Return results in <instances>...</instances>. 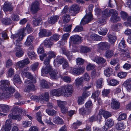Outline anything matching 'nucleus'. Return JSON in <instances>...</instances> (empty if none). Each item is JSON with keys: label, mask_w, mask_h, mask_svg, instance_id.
I'll list each match as a JSON object with an SVG mask.
<instances>
[{"label": "nucleus", "mask_w": 131, "mask_h": 131, "mask_svg": "<svg viewBox=\"0 0 131 131\" xmlns=\"http://www.w3.org/2000/svg\"><path fill=\"white\" fill-rule=\"evenodd\" d=\"M25 36L24 30H22L21 32L15 35H13L11 36V38L15 39L18 38L16 40L15 45L16 46L15 49L17 51L15 54L16 57H21L24 54V52L20 47L21 46V44L19 42L23 39V37Z\"/></svg>", "instance_id": "1"}, {"label": "nucleus", "mask_w": 131, "mask_h": 131, "mask_svg": "<svg viewBox=\"0 0 131 131\" xmlns=\"http://www.w3.org/2000/svg\"><path fill=\"white\" fill-rule=\"evenodd\" d=\"M93 19L92 15L91 12H89L87 14L82 20L80 24L81 26H77L74 29L73 31L75 32H80L83 30V28L81 26L82 24L84 25L88 23Z\"/></svg>", "instance_id": "2"}, {"label": "nucleus", "mask_w": 131, "mask_h": 131, "mask_svg": "<svg viewBox=\"0 0 131 131\" xmlns=\"http://www.w3.org/2000/svg\"><path fill=\"white\" fill-rule=\"evenodd\" d=\"M61 89L62 95L63 94L65 96H71L73 93V86L70 84L64 85L62 87Z\"/></svg>", "instance_id": "3"}, {"label": "nucleus", "mask_w": 131, "mask_h": 131, "mask_svg": "<svg viewBox=\"0 0 131 131\" xmlns=\"http://www.w3.org/2000/svg\"><path fill=\"white\" fill-rule=\"evenodd\" d=\"M110 44L106 42H101L97 45V48L99 51H105L110 48Z\"/></svg>", "instance_id": "4"}, {"label": "nucleus", "mask_w": 131, "mask_h": 131, "mask_svg": "<svg viewBox=\"0 0 131 131\" xmlns=\"http://www.w3.org/2000/svg\"><path fill=\"white\" fill-rule=\"evenodd\" d=\"M25 83L26 85H27L26 88V91H28L35 90V86L33 83H33L31 81L27 80L25 81Z\"/></svg>", "instance_id": "5"}, {"label": "nucleus", "mask_w": 131, "mask_h": 131, "mask_svg": "<svg viewBox=\"0 0 131 131\" xmlns=\"http://www.w3.org/2000/svg\"><path fill=\"white\" fill-rule=\"evenodd\" d=\"M9 84V81L7 80H1L0 82V85L3 91H7Z\"/></svg>", "instance_id": "6"}, {"label": "nucleus", "mask_w": 131, "mask_h": 131, "mask_svg": "<svg viewBox=\"0 0 131 131\" xmlns=\"http://www.w3.org/2000/svg\"><path fill=\"white\" fill-rule=\"evenodd\" d=\"M39 3L37 1H36L32 3L31 10L33 14L36 13L39 10Z\"/></svg>", "instance_id": "7"}, {"label": "nucleus", "mask_w": 131, "mask_h": 131, "mask_svg": "<svg viewBox=\"0 0 131 131\" xmlns=\"http://www.w3.org/2000/svg\"><path fill=\"white\" fill-rule=\"evenodd\" d=\"M3 9L5 12L12 11L13 9V7L12 4L8 2H5L3 5Z\"/></svg>", "instance_id": "8"}, {"label": "nucleus", "mask_w": 131, "mask_h": 131, "mask_svg": "<svg viewBox=\"0 0 131 131\" xmlns=\"http://www.w3.org/2000/svg\"><path fill=\"white\" fill-rule=\"evenodd\" d=\"M71 42L74 44H79L81 42V37L78 35H74L70 37Z\"/></svg>", "instance_id": "9"}, {"label": "nucleus", "mask_w": 131, "mask_h": 131, "mask_svg": "<svg viewBox=\"0 0 131 131\" xmlns=\"http://www.w3.org/2000/svg\"><path fill=\"white\" fill-rule=\"evenodd\" d=\"M12 127V121L9 119L6 121L4 126L2 128V131H10Z\"/></svg>", "instance_id": "10"}, {"label": "nucleus", "mask_w": 131, "mask_h": 131, "mask_svg": "<svg viewBox=\"0 0 131 131\" xmlns=\"http://www.w3.org/2000/svg\"><path fill=\"white\" fill-rule=\"evenodd\" d=\"M49 99V94L48 92H45L43 95H41L39 97V100L42 103H44L45 101H48Z\"/></svg>", "instance_id": "11"}, {"label": "nucleus", "mask_w": 131, "mask_h": 131, "mask_svg": "<svg viewBox=\"0 0 131 131\" xmlns=\"http://www.w3.org/2000/svg\"><path fill=\"white\" fill-rule=\"evenodd\" d=\"M60 51L62 54L65 55L69 60L72 59V55L70 54V52L64 47H61Z\"/></svg>", "instance_id": "12"}, {"label": "nucleus", "mask_w": 131, "mask_h": 131, "mask_svg": "<svg viewBox=\"0 0 131 131\" xmlns=\"http://www.w3.org/2000/svg\"><path fill=\"white\" fill-rule=\"evenodd\" d=\"M80 7L77 4H74L71 6L70 8V10L72 12L73 14L71 15L73 16H75L76 14L78 13L80 10Z\"/></svg>", "instance_id": "13"}, {"label": "nucleus", "mask_w": 131, "mask_h": 131, "mask_svg": "<svg viewBox=\"0 0 131 131\" xmlns=\"http://www.w3.org/2000/svg\"><path fill=\"white\" fill-rule=\"evenodd\" d=\"M92 59L94 61L99 64L104 63L106 61L105 59L102 57H95Z\"/></svg>", "instance_id": "14"}, {"label": "nucleus", "mask_w": 131, "mask_h": 131, "mask_svg": "<svg viewBox=\"0 0 131 131\" xmlns=\"http://www.w3.org/2000/svg\"><path fill=\"white\" fill-rule=\"evenodd\" d=\"M30 62L28 58H26L25 59L18 62L17 63V65L20 68H23L25 66L29 64Z\"/></svg>", "instance_id": "15"}, {"label": "nucleus", "mask_w": 131, "mask_h": 131, "mask_svg": "<svg viewBox=\"0 0 131 131\" xmlns=\"http://www.w3.org/2000/svg\"><path fill=\"white\" fill-rule=\"evenodd\" d=\"M49 74L51 77L54 79H57L60 77L62 78V76L59 74L56 70H53L52 71L50 72Z\"/></svg>", "instance_id": "16"}, {"label": "nucleus", "mask_w": 131, "mask_h": 131, "mask_svg": "<svg viewBox=\"0 0 131 131\" xmlns=\"http://www.w3.org/2000/svg\"><path fill=\"white\" fill-rule=\"evenodd\" d=\"M59 18V16L58 15L53 16L49 18L48 21L49 24H53L57 22Z\"/></svg>", "instance_id": "17"}, {"label": "nucleus", "mask_w": 131, "mask_h": 131, "mask_svg": "<svg viewBox=\"0 0 131 131\" xmlns=\"http://www.w3.org/2000/svg\"><path fill=\"white\" fill-rule=\"evenodd\" d=\"M51 32H47L46 29H42L40 30L39 33V35L40 37H49L51 35Z\"/></svg>", "instance_id": "18"}, {"label": "nucleus", "mask_w": 131, "mask_h": 131, "mask_svg": "<svg viewBox=\"0 0 131 131\" xmlns=\"http://www.w3.org/2000/svg\"><path fill=\"white\" fill-rule=\"evenodd\" d=\"M61 90V88L58 90L54 89L50 91V95H51L60 96L62 95Z\"/></svg>", "instance_id": "19"}, {"label": "nucleus", "mask_w": 131, "mask_h": 131, "mask_svg": "<svg viewBox=\"0 0 131 131\" xmlns=\"http://www.w3.org/2000/svg\"><path fill=\"white\" fill-rule=\"evenodd\" d=\"M53 70V69L51 66L47 65L45 67H43L41 70L42 74H47L49 73L50 74L51 71Z\"/></svg>", "instance_id": "20"}, {"label": "nucleus", "mask_w": 131, "mask_h": 131, "mask_svg": "<svg viewBox=\"0 0 131 131\" xmlns=\"http://www.w3.org/2000/svg\"><path fill=\"white\" fill-rule=\"evenodd\" d=\"M91 110L90 108L82 107L79 109V113L82 115H88L90 113Z\"/></svg>", "instance_id": "21"}, {"label": "nucleus", "mask_w": 131, "mask_h": 131, "mask_svg": "<svg viewBox=\"0 0 131 131\" xmlns=\"http://www.w3.org/2000/svg\"><path fill=\"white\" fill-rule=\"evenodd\" d=\"M120 104L116 100L113 99L111 102V107L113 109H118L119 108Z\"/></svg>", "instance_id": "22"}, {"label": "nucleus", "mask_w": 131, "mask_h": 131, "mask_svg": "<svg viewBox=\"0 0 131 131\" xmlns=\"http://www.w3.org/2000/svg\"><path fill=\"white\" fill-rule=\"evenodd\" d=\"M33 46L31 45L30 47L28 49V51L27 52L29 58L32 59L36 57V55L35 53L31 50L33 49Z\"/></svg>", "instance_id": "23"}, {"label": "nucleus", "mask_w": 131, "mask_h": 131, "mask_svg": "<svg viewBox=\"0 0 131 131\" xmlns=\"http://www.w3.org/2000/svg\"><path fill=\"white\" fill-rule=\"evenodd\" d=\"M121 55L123 57H126L127 58L130 57V54L129 51L127 49H120Z\"/></svg>", "instance_id": "24"}, {"label": "nucleus", "mask_w": 131, "mask_h": 131, "mask_svg": "<svg viewBox=\"0 0 131 131\" xmlns=\"http://www.w3.org/2000/svg\"><path fill=\"white\" fill-rule=\"evenodd\" d=\"M99 114H102L105 119H107L112 116L111 113L102 109L100 110Z\"/></svg>", "instance_id": "25"}, {"label": "nucleus", "mask_w": 131, "mask_h": 131, "mask_svg": "<svg viewBox=\"0 0 131 131\" xmlns=\"http://www.w3.org/2000/svg\"><path fill=\"white\" fill-rule=\"evenodd\" d=\"M84 69L81 67L74 68L72 70V72L74 74L79 75L83 73Z\"/></svg>", "instance_id": "26"}, {"label": "nucleus", "mask_w": 131, "mask_h": 131, "mask_svg": "<svg viewBox=\"0 0 131 131\" xmlns=\"http://www.w3.org/2000/svg\"><path fill=\"white\" fill-rule=\"evenodd\" d=\"M34 39V37L31 35H29L28 37L25 45L27 46H29L31 45L32 42Z\"/></svg>", "instance_id": "27"}, {"label": "nucleus", "mask_w": 131, "mask_h": 131, "mask_svg": "<svg viewBox=\"0 0 131 131\" xmlns=\"http://www.w3.org/2000/svg\"><path fill=\"white\" fill-rule=\"evenodd\" d=\"M20 114H9L8 116L9 118L10 119L16 120H17L20 121L21 119V116Z\"/></svg>", "instance_id": "28"}, {"label": "nucleus", "mask_w": 131, "mask_h": 131, "mask_svg": "<svg viewBox=\"0 0 131 131\" xmlns=\"http://www.w3.org/2000/svg\"><path fill=\"white\" fill-rule=\"evenodd\" d=\"M0 98L1 99H8L11 97L12 95L7 92H4L0 93Z\"/></svg>", "instance_id": "29"}, {"label": "nucleus", "mask_w": 131, "mask_h": 131, "mask_svg": "<svg viewBox=\"0 0 131 131\" xmlns=\"http://www.w3.org/2000/svg\"><path fill=\"white\" fill-rule=\"evenodd\" d=\"M54 122L57 124H63L64 122L62 119L59 116H56L53 118Z\"/></svg>", "instance_id": "30"}, {"label": "nucleus", "mask_w": 131, "mask_h": 131, "mask_svg": "<svg viewBox=\"0 0 131 131\" xmlns=\"http://www.w3.org/2000/svg\"><path fill=\"white\" fill-rule=\"evenodd\" d=\"M12 112L14 114H20L23 112V110L21 108H19L17 106H16L13 108L12 110Z\"/></svg>", "instance_id": "31"}, {"label": "nucleus", "mask_w": 131, "mask_h": 131, "mask_svg": "<svg viewBox=\"0 0 131 131\" xmlns=\"http://www.w3.org/2000/svg\"><path fill=\"white\" fill-rule=\"evenodd\" d=\"M66 60L62 57L61 56L57 57V58L55 59L54 61V63L58 64H61L64 61Z\"/></svg>", "instance_id": "32"}, {"label": "nucleus", "mask_w": 131, "mask_h": 131, "mask_svg": "<svg viewBox=\"0 0 131 131\" xmlns=\"http://www.w3.org/2000/svg\"><path fill=\"white\" fill-rule=\"evenodd\" d=\"M91 40L94 41H99L101 40L102 37L97 35L95 34L92 35L90 36Z\"/></svg>", "instance_id": "33"}, {"label": "nucleus", "mask_w": 131, "mask_h": 131, "mask_svg": "<svg viewBox=\"0 0 131 131\" xmlns=\"http://www.w3.org/2000/svg\"><path fill=\"white\" fill-rule=\"evenodd\" d=\"M43 44L45 47H51L53 44L51 40L48 39H47L44 40Z\"/></svg>", "instance_id": "34"}, {"label": "nucleus", "mask_w": 131, "mask_h": 131, "mask_svg": "<svg viewBox=\"0 0 131 131\" xmlns=\"http://www.w3.org/2000/svg\"><path fill=\"white\" fill-rule=\"evenodd\" d=\"M114 54L113 50L108 49L105 52V56L107 58H110Z\"/></svg>", "instance_id": "35"}, {"label": "nucleus", "mask_w": 131, "mask_h": 131, "mask_svg": "<svg viewBox=\"0 0 131 131\" xmlns=\"http://www.w3.org/2000/svg\"><path fill=\"white\" fill-rule=\"evenodd\" d=\"M113 70L110 68H107L104 71V73L105 75L107 77H109L112 74Z\"/></svg>", "instance_id": "36"}, {"label": "nucleus", "mask_w": 131, "mask_h": 131, "mask_svg": "<svg viewBox=\"0 0 131 131\" xmlns=\"http://www.w3.org/2000/svg\"><path fill=\"white\" fill-rule=\"evenodd\" d=\"M121 20L120 17L118 15H112L110 18V20L112 23H117Z\"/></svg>", "instance_id": "37"}, {"label": "nucleus", "mask_w": 131, "mask_h": 131, "mask_svg": "<svg viewBox=\"0 0 131 131\" xmlns=\"http://www.w3.org/2000/svg\"><path fill=\"white\" fill-rule=\"evenodd\" d=\"M70 19V15L67 14L64 15L62 17L63 22L64 23H68Z\"/></svg>", "instance_id": "38"}, {"label": "nucleus", "mask_w": 131, "mask_h": 131, "mask_svg": "<svg viewBox=\"0 0 131 131\" xmlns=\"http://www.w3.org/2000/svg\"><path fill=\"white\" fill-rule=\"evenodd\" d=\"M107 31V29L105 28L101 27L98 30V32L99 34L103 36L106 35Z\"/></svg>", "instance_id": "39"}, {"label": "nucleus", "mask_w": 131, "mask_h": 131, "mask_svg": "<svg viewBox=\"0 0 131 131\" xmlns=\"http://www.w3.org/2000/svg\"><path fill=\"white\" fill-rule=\"evenodd\" d=\"M36 118L38 121L41 124L43 125V123L41 120L42 114L40 112H39L36 113Z\"/></svg>", "instance_id": "40"}, {"label": "nucleus", "mask_w": 131, "mask_h": 131, "mask_svg": "<svg viewBox=\"0 0 131 131\" xmlns=\"http://www.w3.org/2000/svg\"><path fill=\"white\" fill-rule=\"evenodd\" d=\"M109 42L111 43L114 44L116 40V37L113 36L111 34H109L108 36Z\"/></svg>", "instance_id": "41"}, {"label": "nucleus", "mask_w": 131, "mask_h": 131, "mask_svg": "<svg viewBox=\"0 0 131 131\" xmlns=\"http://www.w3.org/2000/svg\"><path fill=\"white\" fill-rule=\"evenodd\" d=\"M27 78L30 79V80L33 83H36V79L34 78L33 76L30 72H28L27 73V75L25 76Z\"/></svg>", "instance_id": "42"}, {"label": "nucleus", "mask_w": 131, "mask_h": 131, "mask_svg": "<svg viewBox=\"0 0 131 131\" xmlns=\"http://www.w3.org/2000/svg\"><path fill=\"white\" fill-rule=\"evenodd\" d=\"M114 121L111 119H108L105 122V124L108 128H110L113 126L114 124Z\"/></svg>", "instance_id": "43"}, {"label": "nucleus", "mask_w": 131, "mask_h": 131, "mask_svg": "<svg viewBox=\"0 0 131 131\" xmlns=\"http://www.w3.org/2000/svg\"><path fill=\"white\" fill-rule=\"evenodd\" d=\"M2 22L3 24L7 25L11 24L12 21L10 19L6 18H3Z\"/></svg>", "instance_id": "44"}, {"label": "nucleus", "mask_w": 131, "mask_h": 131, "mask_svg": "<svg viewBox=\"0 0 131 131\" xmlns=\"http://www.w3.org/2000/svg\"><path fill=\"white\" fill-rule=\"evenodd\" d=\"M1 109L3 112L4 113H7L9 111L10 108L8 105L3 104Z\"/></svg>", "instance_id": "45"}, {"label": "nucleus", "mask_w": 131, "mask_h": 131, "mask_svg": "<svg viewBox=\"0 0 131 131\" xmlns=\"http://www.w3.org/2000/svg\"><path fill=\"white\" fill-rule=\"evenodd\" d=\"M40 85L42 88H48L49 85L47 82L45 80H42L41 81Z\"/></svg>", "instance_id": "46"}, {"label": "nucleus", "mask_w": 131, "mask_h": 131, "mask_svg": "<svg viewBox=\"0 0 131 131\" xmlns=\"http://www.w3.org/2000/svg\"><path fill=\"white\" fill-rule=\"evenodd\" d=\"M102 17H106L110 16V10L107 9H106L103 10L102 12Z\"/></svg>", "instance_id": "47"}, {"label": "nucleus", "mask_w": 131, "mask_h": 131, "mask_svg": "<svg viewBox=\"0 0 131 131\" xmlns=\"http://www.w3.org/2000/svg\"><path fill=\"white\" fill-rule=\"evenodd\" d=\"M103 82V79L102 78H100L98 79L96 83V85L97 88H102V83Z\"/></svg>", "instance_id": "48"}, {"label": "nucleus", "mask_w": 131, "mask_h": 131, "mask_svg": "<svg viewBox=\"0 0 131 131\" xmlns=\"http://www.w3.org/2000/svg\"><path fill=\"white\" fill-rule=\"evenodd\" d=\"M91 51L90 49L88 47L83 46L80 49V51L83 53H86L89 52Z\"/></svg>", "instance_id": "49"}, {"label": "nucleus", "mask_w": 131, "mask_h": 131, "mask_svg": "<svg viewBox=\"0 0 131 131\" xmlns=\"http://www.w3.org/2000/svg\"><path fill=\"white\" fill-rule=\"evenodd\" d=\"M119 83V81L115 79L111 80L109 82V84L110 85L115 86Z\"/></svg>", "instance_id": "50"}, {"label": "nucleus", "mask_w": 131, "mask_h": 131, "mask_svg": "<svg viewBox=\"0 0 131 131\" xmlns=\"http://www.w3.org/2000/svg\"><path fill=\"white\" fill-rule=\"evenodd\" d=\"M75 81L76 85L79 86L80 85H81L83 83V80L82 78H78L75 80Z\"/></svg>", "instance_id": "51"}, {"label": "nucleus", "mask_w": 131, "mask_h": 131, "mask_svg": "<svg viewBox=\"0 0 131 131\" xmlns=\"http://www.w3.org/2000/svg\"><path fill=\"white\" fill-rule=\"evenodd\" d=\"M125 43L124 39V38H123L119 44V47L120 49H123L122 48L124 49L126 47V45Z\"/></svg>", "instance_id": "52"}, {"label": "nucleus", "mask_w": 131, "mask_h": 131, "mask_svg": "<svg viewBox=\"0 0 131 131\" xmlns=\"http://www.w3.org/2000/svg\"><path fill=\"white\" fill-rule=\"evenodd\" d=\"M41 20V19L40 17L36 18L32 21L34 25L35 26H38Z\"/></svg>", "instance_id": "53"}, {"label": "nucleus", "mask_w": 131, "mask_h": 131, "mask_svg": "<svg viewBox=\"0 0 131 131\" xmlns=\"http://www.w3.org/2000/svg\"><path fill=\"white\" fill-rule=\"evenodd\" d=\"M32 122L31 121H24L22 123V125L24 127L30 126Z\"/></svg>", "instance_id": "54"}, {"label": "nucleus", "mask_w": 131, "mask_h": 131, "mask_svg": "<svg viewBox=\"0 0 131 131\" xmlns=\"http://www.w3.org/2000/svg\"><path fill=\"white\" fill-rule=\"evenodd\" d=\"M13 79L15 82L18 84H20L21 82L19 76L17 74L15 75Z\"/></svg>", "instance_id": "55"}, {"label": "nucleus", "mask_w": 131, "mask_h": 131, "mask_svg": "<svg viewBox=\"0 0 131 131\" xmlns=\"http://www.w3.org/2000/svg\"><path fill=\"white\" fill-rule=\"evenodd\" d=\"M82 124V122L79 121H77L76 122L73 123L72 124V127L75 129L78 128V127L81 125Z\"/></svg>", "instance_id": "56"}, {"label": "nucleus", "mask_w": 131, "mask_h": 131, "mask_svg": "<svg viewBox=\"0 0 131 131\" xmlns=\"http://www.w3.org/2000/svg\"><path fill=\"white\" fill-rule=\"evenodd\" d=\"M46 113L49 115L51 116L55 115L56 114V111L53 110H51L49 109H47L46 110Z\"/></svg>", "instance_id": "57"}, {"label": "nucleus", "mask_w": 131, "mask_h": 131, "mask_svg": "<svg viewBox=\"0 0 131 131\" xmlns=\"http://www.w3.org/2000/svg\"><path fill=\"white\" fill-rule=\"evenodd\" d=\"M57 102L58 105L60 108L66 106V105L67 104L66 102L64 101H61L60 100H58Z\"/></svg>", "instance_id": "58"}, {"label": "nucleus", "mask_w": 131, "mask_h": 131, "mask_svg": "<svg viewBox=\"0 0 131 131\" xmlns=\"http://www.w3.org/2000/svg\"><path fill=\"white\" fill-rule=\"evenodd\" d=\"M116 128L117 129L121 130L124 128V124L122 123H118L116 125Z\"/></svg>", "instance_id": "59"}, {"label": "nucleus", "mask_w": 131, "mask_h": 131, "mask_svg": "<svg viewBox=\"0 0 131 131\" xmlns=\"http://www.w3.org/2000/svg\"><path fill=\"white\" fill-rule=\"evenodd\" d=\"M100 94V91L99 90H96L92 93L91 97L95 100L96 97L99 96Z\"/></svg>", "instance_id": "60"}, {"label": "nucleus", "mask_w": 131, "mask_h": 131, "mask_svg": "<svg viewBox=\"0 0 131 131\" xmlns=\"http://www.w3.org/2000/svg\"><path fill=\"white\" fill-rule=\"evenodd\" d=\"M76 62L77 65H80L83 64L84 60L81 58H78L76 59Z\"/></svg>", "instance_id": "61"}, {"label": "nucleus", "mask_w": 131, "mask_h": 131, "mask_svg": "<svg viewBox=\"0 0 131 131\" xmlns=\"http://www.w3.org/2000/svg\"><path fill=\"white\" fill-rule=\"evenodd\" d=\"M13 65V63L12 60L10 59L7 60L6 62V67L9 68Z\"/></svg>", "instance_id": "62"}, {"label": "nucleus", "mask_w": 131, "mask_h": 131, "mask_svg": "<svg viewBox=\"0 0 131 131\" xmlns=\"http://www.w3.org/2000/svg\"><path fill=\"white\" fill-rule=\"evenodd\" d=\"M121 17L124 20H126L128 17V15L127 13L123 11H122L120 13Z\"/></svg>", "instance_id": "63"}, {"label": "nucleus", "mask_w": 131, "mask_h": 131, "mask_svg": "<svg viewBox=\"0 0 131 131\" xmlns=\"http://www.w3.org/2000/svg\"><path fill=\"white\" fill-rule=\"evenodd\" d=\"M124 24L126 26H131V16H129L128 18L127 21L125 22Z\"/></svg>", "instance_id": "64"}]
</instances>
